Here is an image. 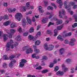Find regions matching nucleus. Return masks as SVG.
<instances>
[{
	"label": "nucleus",
	"instance_id": "nucleus-59",
	"mask_svg": "<svg viewBox=\"0 0 77 77\" xmlns=\"http://www.w3.org/2000/svg\"><path fill=\"white\" fill-rule=\"evenodd\" d=\"M3 6H8V3H4L3 4Z\"/></svg>",
	"mask_w": 77,
	"mask_h": 77
},
{
	"label": "nucleus",
	"instance_id": "nucleus-64",
	"mask_svg": "<svg viewBox=\"0 0 77 77\" xmlns=\"http://www.w3.org/2000/svg\"><path fill=\"white\" fill-rule=\"evenodd\" d=\"M32 22H35L36 21V20H35V18L34 17H33L32 18Z\"/></svg>",
	"mask_w": 77,
	"mask_h": 77
},
{
	"label": "nucleus",
	"instance_id": "nucleus-12",
	"mask_svg": "<svg viewBox=\"0 0 77 77\" xmlns=\"http://www.w3.org/2000/svg\"><path fill=\"white\" fill-rule=\"evenodd\" d=\"M8 17L9 16H8V15H5L4 16L1 17L0 18V21L1 20H3V19H4V20L7 19V20H8Z\"/></svg>",
	"mask_w": 77,
	"mask_h": 77
},
{
	"label": "nucleus",
	"instance_id": "nucleus-28",
	"mask_svg": "<svg viewBox=\"0 0 77 77\" xmlns=\"http://www.w3.org/2000/svg\"><path fill=\"white\" fill-rule=\"evenodd\" d=\"M2 67L4 68H7V67H8V64L6 63H4L2 65Z\"/></svg>",
	"mask_w": 77,
	"mask_h": 77
},
{
	"label": "nucleus",
	"instance_id": "nucleus-39",
	"mask_svg": "<svg viewBox=\"0 0 77 77\" xmlns=\"http://www.w3.org/2000/svg\"><path fill=\"white\" fill-rule=\"evenodd\" d=\"M17 30H18V32H19L20 33H21L22 32V30L21 29V28L20 26H19L18 27Z\"/></svg>",
	"mask_w": 77,
	"mask_h": 77
},
{
	"label": "nucleus",
	"instance_id": "nucleus-20",
	"mask_svg": "<svg viewBox=\"0 0 77 77\" xmlns=\"http://www.w3.org/2000/svg\"><path fill=\"white\" fill-rule=\"evenodd\" d=\"M3 58L4 60H9V57H8V56L6 55H3Z\"/></svg>",
	"mask_w": 77,
	"mask_h": 77
},
{
	"label": "nucleus",
	"instance_id": "nucleus-26",
	"mask_svg": "<svg viewBox=\"0 0 77 77\" xmlns=\"http://www.w3.org/2000/svg\"><path fill=\"white\" fill-rule=\"evenodd\" d=\"M57 74L59 75H63V72L59 71L57 72Z\"/></svg>",
	"mask_w": 77,
	"mask_h": 77
},
{
	"label": "nucleus",
	"instance_id": "nucleus-45",
	"mask_svg": "<svg viewBox=\"0 0 77 77\" xmlns=\"http://www.w3.org/2000/svg\"><path fill=\"white\" fill-rule=\"evenodd\" d=\"M11 62L14 64V63H17V61L14 59H13L11 60Z\"/></svg>",
	"mask_w": 77,
	"mask_h": 77
},
{
	"label": "nucleus",
	"instance_id": "nucleus-60",
	"mask_svg": "<svg viewBox=\"0 0 77 77\" xmlns=\"http://www.w3.org/2000/svg\"><path fill=\"white\" fill-rule=\"evenodd\" d=\"M51 5L52 6H54L55 9H56V6L55 5V4L54 3H51Z\"/></svg>",
	"mask_w": 77,
	"mask_h": 77
},
{
	"label": "nucleus",
	"instance_id": "nucleus-10",
	"mask_svg": "<svg viewBox=\"0 0 77 77\" xmlns=\"http://www.w3.org/2000/svg\"><path fill=\"white\" fill-rule=\"evenodd\" d=\"M53 20L55 21H57V22L56 23V24L57 25L59 24H61L62 23V20H58L56 18H54Z\"/></svg>",
	"mask_w": 77,
	"mask_h": 77
},
{
	"label": "nucleus",
	"instance_id": "nucleus-34",
	"mask_svg": "<svg viewBox=\"0 0 77 77\" xmlns=\"http://www.w3.org/2000/svg\"><path fill=\"white\" fill-rule=\"evenodd\" d=\"M64 49L63 48H61L60 49V54H62L63 53V52H64Z\"/></svg>",
	"mask_w": 77,
	"mask_h": 77
},
{
	"label": "nucleus",
	"instance_id": "nucleus-5",
	"mask_svg": "<svg viewBox=\"0 0 77 77\" xmlns=\"http://www.w3.org/2000/svg\"><path fill=\"white\" fill-rule=\"evenodd\" d=\"M66 31H63V32L62 36L63 38H65L66 36H70L71 35H72V32H69L68 33Z\"/></svg>",
	"mask_w": 77,
	"mask_h": 77
},
{
	"label": "nucleus",
	"instance_id": "nucleus-62",
	"mask_svg": "<svg viewBox=\"0 0 77 77\" xmlns=\"http://www.w3.org/2000/svg\"><path fill=\"white\" fill-rule=\"evenodd\" d=\"M39 63H37L35 65H34V68H35V67H37V66H38V65H39Z\"/></svg>",
	"mask_w": 77,
	"mask_h": 77
},
{
	"label": "nucleus",
	"instance_id": "nucleus-47",
	"mask_svg": "<svg viewBox=\"0 0 77 77\" xmlns=\"http://www.w3.org/2000/svg\"><path fill=\"white\" fill-rule=\"evenodd\" d=\"M35 69H36L41 70L42 69V67L40 66L38 67H36Z\"/></svg>",
	"mask_w": 77,
	"mask_h": 77
},
{
	"label": "nucleus",
	"instance_id": "nucleus-49",
	"mask_svg": "<svg viewBox=\"0 0 77 77\" xmlns=\"http://www.w3.org/2000/svg\"><path fill=\"white\" fill-rule=\"evenodd\" d=\"M9 66L10 67H12L14 65V64L11 62L9 64Z\"/></svg>",
	"mask_w": 77,
	"mask_h": 77
},
{
	"label": "nucleus",
	"instance_id": "nucleus-43",
	"mask_svg": "<svg viewBox=\"0 0 77 77\" xmlns=\"http://www.w3.org/2000/svg\"><path fill=\"white\" fill-rule=\"evenodd\" d=\"M59 67L58 66H57L55 67L54 71H57L59 70Z\"/></svg>",
	"mask_w": 77,
	"mask_h": 77
},
{
	"label": "nucleus",
	"instance_id": "nucleus-48",
	"mask_svg": "<svg viewBox=\"0 0 77 77\" xmlns=\"http://www.w3.org/2000/svg\"><path fill=\"white\" fill-rule=\"evenodd\" d=\"M77 26V23H75L73 25H72V27L73 28H75Z\"/></svg>",
	"mask_w": 77,
	"mask_h": 77
},
{
	"label": "nucleus",
	"instance_id": "nucleus-55",
	"mask_svg": "<svg viewBox=\"0 0 77 77\" xmlns=\"http://www.w3.org/2000/svg\"><path fill=\"white\" fill-rule=\"evenodd\" d=\"M34 51L35 53H39V51H40L39 49H35Z\"/></svg>",
	"mask_w": 77,
	"mask_h": 77
},
{
	"label": "nucleus",
	"instance_id": "nucleus-38",
	"mask_svg": "<svg viewBox=\"0 0 77 77\" xmlns=\"http://www.w3.org/2000/svg\"><path fill=\"white\" fill-rule=\"evenodd\" d=\"M29 32L30 33H32L34 32V29L33 28H31L29 29Z\"/></svg>",
	"mask_w": 77,
	"mask_h": 77
},
{
	"label": "nucleus",
	"instance_id": "nucleus-4",
	"mask_svg": "<svg viewBox=\"0 0 77 77\" xmlns=\"http://www.w3.org/2000/svg\"><path fill=\"white\" fill-rule=\"evenodd\" d=\"M68 1H65L64 3V8L65 9H67L68 11L69 12L71 15H72L73 14V11H71V8L70 6L68 7V5H67V4H68Z\"/></svg>",
	"mask_w": 77,
	"mask_h": 77
},
{
	"label": "nucleus",
	"instance_id": "nucleus-50",
	"mask_svg": "<svg viewBox=\"0 0 77 77\" xmlns=\"http://www.w3.org/2000/svg\"><path fill=\"white\" fill-rule=\"evenodd\" d=\"M28 35V32H25L23 34L24 36H27Z\"/></svg>",
	"mask_w": 77,
	"mask_h": 77
},
{
	"label": "nucleus",
	"instance_id": "nucleus-19",
	"mask_svg": "<svg viewBox=\"0 0 77 77\" xmlns=\"http://www.w3.org/2000/svg\"><path fill=\"white\" fill-rule=\"evenodd\" d=\"M30 4V2H28L26 3V7L27 9V10H29L30 9V7H29V6Z\"/></svg>",
	"mask_w": 77,
	"mask_h": 77
},
{
	"label": "nucleus",
	"instance_id": "nucleus-36",
	"mask_svg": "<svg viewBox=\"0 0 77 77\" xmlns=\"http://www.w3.org/2000/svg\"><path fill=\"white\" fill-rule=\"evenodd\" d=\"M41 32L40 31H39L36 35V37L38 38V36H41Z\"/></svg>",
	"mask_w": 77,
	"mask_h": 77
},
{
	"label": "nucleus",
	"instance_id": "nucleus-61",
	"mask_svg": "<svg viewBox=\"0 0 77 77\" xmlns=\"http://www.w3.org/2000/svg\"><path fill=\"white\" fill-rule=\"evenodd\" d=\"M32 57L33 58H35L36 57V54H33L32 55Z\"/></svg>",
	"mask_w": 77,
	"mask_h": 77
},
{
	"label": "nucleus",
	"instance_id": "nucleus-6",
	"mask_svg": "<svg viewBox=\"0 0 77 77\" xmlns=\"http://www.w3.org/2000/svg\"><path fill=\"white\" fill-rule=\"evenodd\" d=\"M14 43V41L12 40H11L9 43H7L6 45V49L7 51H9L10 49V45Z\"/></svg>",
	"mask_w": 77,
	"mask_h": 77
},
{
	"label": "nucleus",
	"instance_id": "nucleus-40",
	"mask_svg": "<svg viewBox=\"0 0 77 77\" xmlns=\"http://www.w3.org/2000/svg\"><path fill=\"white\" fill-rule=\"evenodd\" d=\"M53 14L52 13H48L49 18L50 19L53 17Z\"/></svg>",
	"mask_w": 77,
	"mask_h": 77
},
{
	"label": "nucleus",
	"instance_id": "nucleus-9",
	"mask_svg": "<svg viewBox=\"0 0 77 77\" xmlns=\"http://www.w3.org/2000/svg\"><path fill=\"white\" fill-rule=\"evenodd\" d=\"M74 42H75V39L74 38H71V42H70L69 43V45H72V46L74 45L75 44Z\"/></svg>",
	"mask_w": 77,
	"mask_h": 77
},
{
	"label": "nucleus",
	"instance_id": "nucleus-7",
	"mask_svg": "<svg viewBox=\"0 0 77 77\" xmlns=\"http://www.w3.org/2000/svg\"><path fill=\"white\" fill-rule=\"evenodd\" d=\"M75 4V2H71L69 3L68 7L70 6V8H71V6H73V8L74 9H77V5H74Z\"/></svg>",
	"mask_w": 77,
	"mask_h": 77
},
{
	"label": "nucleus",
	"instance_id": "nucleus-8",
	"mask_svg": "<svg viewBox=\"0 0 77 77\" xmlns=\"http://www.w3.org/2000/svg\"><path fill=\"white\" fill-rule=\"evenodd\" d=\"M27 61L24 59L21 60V62L20 63L19 66L21 68H22L24 66V63H26Z\"/></svg>",
	"mask_w": 77,
	"mask_h": 77
},
{
	"label": "nucleus",
	"instance_id": "nucleus-46",
	"mask_svg": "<svg viewBox=\"0 0 77 77\" xmlns=\"http://www.w3.org/2000/svg\"><path fill=\"white\" fill-rule=\"evenodd\" d=\"M32 14V11H29L28 12H27L26 13V15H31Z\"/></svg>",
	"mask_w": 77,
	"mask_h": 77
},
{
	"label": "nucleus",
	"instance_id": "nucleus-29",
	"mask_svg": "<svg viewBox=\"0 0 77 77\" xmlns=\"http://www.w3.org/2000/svg\"><path fill=\"white\" fill-rule=\"evenodd\" d=\"M41 41L39 40H37L35 42V44L36 45H39L41 44Z\"/></svg>",
	"mask_w": 77,
	"mask_h": 77
},
{
	"label": "nucleus",
	"instance_id": "nucleus-52",
	"mask_svg": "<svg viewBox=\"0 0 77 77\" xmlns=\"http://www.w3.org/2000/svg\"><path fill=\"white\" fill-rule=\"evenodd\" d=\"M61 13L62 15H65V14H66V12L64 10H62Z\"/></svg>",
	"mask_w": 77,
	"mask_h": 77
},
{
	"label": "nucleus",
	"instance_id": "nucleus-51",
	"mask_svg": "<svg viewBox=\"0 0 77 77\" xmlns=\"http://www.w3.org/2000/svg\"><path fill=\"white\" fill-rule=\"evenodd\" d=\"M64 42L66 44H68L69 43V41L68 40H65L64 41Z\"/></svg>",
	"mask_w": 77,
	"mask_h": 77
},
{
	"label": "nucleus",
	"instance_id": "nucleus-44",
	"mask_svg": "<svg viewBox=\"0 0 77 77\" xmlns=\"http://www.w3.org/2000/svg\"><path fill=\"white\" fill-rule=\"evenodd\" d=\"M22 10L23 11V12H26V9L25 7H22Z\"/></svg>",
	"mask_w": 77,
	"mask_h": 77
},
{
	"label": "nucleus",
	"instance_id": "nucleus-32",
	"mask_svg": "<svg viewBox=\"0 0 77 77\" xmlns=\"http://www.w3.org/2000/svg\"><path fill=\"white\" fill-rule=\"evenodd\" d=\"M63 28V26L61 25L60 26L57 27V30H61V29H62Z\"/></svg>",
	"mask_w": 77,
	"mask_h": 77
},
{
	"label": "nucleus",
	"instance_id": "nucleus-16",
	"mask_svg": "<svg viewBox=\"0 0 77 77\" xmlns=\"http://www.w3.org/2000/svg\"><path fill=\"white\" fill-rule=\"evenodd\" d=\"M10 27L11 28H14L17 27V25L14 23H13L11 25Z\"/></svg>",
	"mask_w": 77,
	"mask_h": 77
},
{
	"label": "nucleus",
	"instance_id": "nucleus-27",
	"mask_svg": "<svg viewBox=\"0 0 77 77\" xmlns=\"http://www.w3.org/2000/svg\"><path fill=\"white\" fill-rule=\"evenodd\" d=\"M11 24V21H8L5 22L3 24L4 26H8V25H9V24Z\"/></svg>",
	"mask_w": 77,
	"mask_h": 77
},
{
	"label": "nucleus",
	"instance_id": "nucleus-23",
	"mask_svg": "<svg viewBox=\"0 0 77 77\" xmlns=\"http://www.w3.org/2000/svg\"><path fill=\"white\" fill-rule=\"evenodd\" d=\"M44 48L45 50H48V43H46L44 45Z\"/></svg>",
	"mask_w": 77,
	"mask_h": 77
},
{
	"label": "nucleus",
	"instance_id": "nucleus-21",
	"mask_svg": "<svg viewBox=\"0 0 77 77\" xmlns=\"http://www.w3.org/2000/svg\"><path fill=\"white\" fill-rule=\"evenodd\" d=\"M22 26L23 27H25L26 24V19H23L22 20Z\"/></svg>",
	"mask_w": 77,
	"mask_h": 77
},
{
	"label": "nucleus",
	"instance_id": "nucleus-35",
	"mask_svg": "<svg viewBox=\"0 0 77 77\" xmlns=\"http://www.w3.org/2000/svg\"><path fill=\"white\" fill-rule=\"evenodd\" d=\"M28 39L29 40H32L33 39V36L32 35H29L28 37Z\"/></svg>",
	"mask_w": 77,
	"mask_h": 77
},
{
	"label": "nucleus",
	"instance_id": "nucleus-41",
	"mask_svg": "<svg viewBox=\"0 0 77 77\" xmlns=\"http://www.w3.org/2000/svg\"><path fill=\"white\" fill-rule=\"evenodd\" d=\"M48 71V70L45 69V70H43V71H42V72L43 74H45V73H46V72H47Z\"/></svg>",
	"mask_w": 77,
	"mask_h": 77
},
{
	"label": "nucleus",
	"instance_id": "nucleus-24",
	"mask_svg": "<svg viewBox=\"0 0 77 77\" xmlns=\"http://www.w3.org/2000/svg\"><path fill=\"white\" fill-rule=\"evenodd\" d=\"M16 40L18 41H20L21 40V38L20 37V35H18L17 37L15 38Z\"/></svg>",
	"mask_w": 77,
	"mask_h": 77
},
{
	"label": "nucleus",
	"instance_id": "nucleus-2",
	"mask_svg": "<svg viewBox=\"0 0 77 77\" xmlns=\"http://www.w3.org/2000/svg\"><path fill=\"white\" fill-rule=\"evenodd\" d=\"M22 49L23 51H25L26 50V54H29V53H32L33 52V49L30 47L29 45H27L23 47Z\"/></svg>",
	"mask_w": 77,
	"mask_h": 77
},
{
	"label": "nucleus",
	"instance_id": "nucleus-53",
	"mask_svg": "<svg viewBox=\"0 0 77 77\" xmlns=\"http://www.w3.org/2000/svg\"><path fill=\"white\" fill-rule=\"evenodd\" d=\"M54 63H52L50 64V65L49 66V67L50 68H53V66H54Z\"/></svg>",
	"mask_w": 77,
	"mask_h": 77
},
{
	"label": "nucleus",
	"instance_id": "nucleus-1",
	"mask_svg": "<svg viewBox=\"0 0 77 77\" xmlns=\"http://www.w3.org/2000/svg\"><path fill=\"white\" fill-rule=\"evenodd\" d=\"M5 32L8 33V35H7L6 34L4 35V41H6L7 39H8V38H12V35H13V34L15 32V30L13 29H11L10 30V33H9V31L8 30H6Z\"/></svg>",
	"mask_w": 77,
	"mask_h": 77
},
{
	"label": "nucleus",
	"instance_id": "nucleus-56",
	"mask_svg": "<svg viewBox=\"0 0 77 77\" xmlns=\"http://www.w3.org/2000/svg\"><path fill=\"white\" fill-rule=\"evenodd\" d=\"M33 48L34 49V51H35V50L37 49L36 48H37V47L35 45H33Z\"/></svg>",
	"mask_w": 77,
	"mask_h": 77
},
{
	"label": "nucleus",
	"instance_id": "nucleus-15",
	"mask_svg": "<svg viewBox=\"0 0 77 77\" xmlns=\"http://www.w3.org/2000/svg\"><path fill=\"white\" fill-rule=\"evenodd\" d=\"M26 18L27 22L29 24H32V20L30 19V18L28 17H27Z\"/></svg>",
	"mask_w": 77,
	"mask_h": 77
},
{
	"label": "nucleus",
	"instance_id": "nucleus-63",
	"mask_svg": "<svg viewBox=\"0 0 77 77\" xmlns=\"http://www.w3.org/2000/svg\"><path fill=\"white\" fill-rule=\"evenodd\" d=\"M48 9H50V10H52L53 9V8L52 7L48 6Z\"/></svg>",
	"mask_w": 77,
	"mask_h": 77
},
{
	"label": "nucleus",
	"instance_id": "nucleus-13",
	"mask_svg": "<svg viewBox=\"0 0 77 77\" xmlns=\"http://www.w3.org/2000/svg\"><path fill=\"white\" fill-rule=\"evenodd\" d=\"M48 17L46 18H43L42 20V23H46L47 22V20H48Z\"/></svg>",
	"mask_w": 77,
	"mask_h": 77
},
{
	"label": "nucleus",
	"instance_id": "nucleus-31",
	"mask_svg": "<svg viewBox=\"0 0 77 77\" xmlns=\"http://www.w3.org/2000/svg\"><path fill=\"white\" fill-rule=\"evenodd\" d=\"M47 57L45 55L43 56L42 59V63L43 62V60H47Z\"/></svg>",
	"mask_w": 77,
	"mask_h": 77
},
{
	"label": "nucleus",
	"instance_id": "nucleus-22",
	"mask_svg": "<svg viewBox=\"0 0 77 77\" xmlns=\"http://www.w3.org/2000/svg\"><path fill=\"white\" fill-rule=\"evenodd\" d=\"M54 48V46L52 45H50L49 46V51H51Z\"/></svg>",
	"mask_w": 77,
	"mask_h": 77
},
{
	"label": "nucleus",
	"instance_id": "nucleus-37",
	"mask_svg": "<svg viewBox=\"0 0 77 77\" xmlns=\"http://www.w3.org/2000/svg\"><path fill=\"white\" fill-rule=\"evenodd\" d=\"M72 60L70 58H68L66 60V62L67 63H69L71 62Z\"/></svg>",
	"mask_w": 77,
	"mask_h": 77
},
{
	"label": "nucleus",
	"instance_id": "nucleus-17",
	"mask_svg": "<svg viewBox=\"0 0 77 77\" xmlns=\"http://www.w3.org/2000/svg\"><path fill=\"white\" fill-rule=\"evenodd\" d=\"M62 67L63 68V69L64 71V72H66L68 70V69L66 68L64 64L62 65Z\"/></svg>",
	"mask_w": 77,
	"mask_h": 77
},
{
	"label": "nucleus",
	"instance_id": "nucleus-57",
	"mask_svg": "<svg viewBox=\"0 0 77 77\" xmlns=\"http://www.w3.org/2000/svg\"><path fill=\"white\" fill-rule=\"evenodd\" d=\"M59 14V16L60 17V18H62V12L60 11Z\"/></svg>",
	"mask_w": 77,
	"mask_h": 77
},
{
	"label": "nucleus",
	"instance_id": "nucleus-18",
	"mask_svg": "<svg viewBox=\"0 0 77 77\" xmlns=\"http://www.w3.org/2000/svg\"><path fill=\"white\" fill-rule=\"evenodd\" d=\"M17 57H16V55H12L9 57V59L10 60H12L14 58H17Z\"/></svg>",
	"mask_w": 77,
	"mask_h": 77
},
{
	"label": "nucleus",
	"instance_id": "nucleus-14",
	"mask_svg": "<svg viewBox=\"0 0 77 77\" xmlns=\"http://www.w3.org/2000/svg\"><path fill=\"white\" fill-rule=\"evenodd\" d=\"M38 11H39V13H44V11L42 10V7L41 6H39L38 7Z\"/></svg>",
	"mask_w": 77,
	"mask_h": 77
},
{
	"label": "nucleus",
	"instance_id": "nucleus-58",
	"mask_svg": "<svg viewBox=\"0 0 77 77\" xmlns=\"http://www.w3.org/2000/svg\"><path fill=\"white\" fill-rule=\"evenodd\" d=\"M54 23H52L51 22H50L48 24V26H51V25H54Z\"/></svg>",
	"mask_w": 77,
	"mask_h": 77
},
{
	"label": "nucleus",
	"instance_id": "nucleus-30",
	"mask_svg": "<svg viewBox=\"0 0 77 77\" xmlns=\"http://www.w3.org/2000/svg\"><path fill=\"white\" fill-rule=\"evenodd\" d=\"M57 39H59V40H60L61 41L63 40V38H62V37L60 35H59L57 37Z\"/></svg>",
	"mask_w": 77,
	"mask_h": 77
},
{
	"label": "nucleus",
	"instance_id": "nucleus-54",
	"mask_svg": "<svg viewBox=\"0 0 77 77\" xmlns=\"http://www.w3.org/2000/svg\"><path fill=\"white\" fill-rule=\"evenodd\" d=\"M8 11L9 12H12V8H9L8 9Z\"/></svg>",
	"mask_w": 77,
	"mask_h": 77
},
{
	"label": "nucleus",
	"instance_id": "nucleus-33",
	"mask_svg": "<svg viewBox=\"0 0 77 77\" xmlns=\"http://www.w3.org/2000/svg\"><path fill=\"white\" fill-rule=\"evenodd\" d=\"M54 36H56L57 35V29H55L54 30Z\"/></svg>",
	"mask_w": 77,
	"mask_h": 77
},
{
	"label": "nucleus",
	"instance_id": "nucleus-3",
	"mask_svg": "<svg viewBox=\"0 0 77 77\" xmlns=\"http://www.w3.org/2000/svg\"><path fill=\"white\" fill-rule=\"evenodd\" d=\"M15 17L17 21H20L21 19L23 17V16L20 13H17L15 15Z\"/></svg>",
	"mask_w": 77,
	"mask_h": 77
},
{
	"label": "nucleus",
	"instance_id": "nucleus-25",
	"mask_svg": "<svg viewBox=\"0 0 77 77\" xmlns=\"http://www.w3.org/2000/svg\"><path fill=\"white\" fill-rule=\"evenodd\" d=\"M18 45V43H16V44H15L14 45L11 44L10 45V47L11 48H14V47H16V46H17Z\"/></svg>",
	"mask_w": 77,
	"mask_h": 77
},
{
	"label": "nucleus",
	"instance_id": "nucleus-42",
	"mask_svg": "<svg viewBox=\"0 0 77 77\" xmlns=\"http://www.w3.org/2000/svg\"><path fill=\"white\" fill-rule=\"evenodd\" d=\"M73 17L74 18L75 22H77V16L75 15H74L73 16Z\"/></svg>",
	"mask_w": 77,
	"mask_h": 77
},
{
	"label": "nucleus",
	"instance_id": "nucleus-11",
	"mask_svg": "<svg viewBox=\"0 0 77 77\" xmlns=\"http://www.w3.org/2000/svg\"><path fill=\"white\" fill-rule=\"evenodd\" d=\"M62 0H57V3L60 4L59 7L60 8H62V6L63 5V3H62Z\"/></svg>",
	"mask_w": 77,
	"mask_h": 77
}]
</instances>
